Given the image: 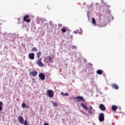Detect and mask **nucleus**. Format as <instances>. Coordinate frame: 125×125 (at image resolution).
I'll return each mask as SVG.
<instances>
[{
    "label": "nucleus",
    "mask_w": 125,
    "mask_h": 125,
    "mask_svg": "<svg viewBox=\"0 0 125 125\" xmlns=\"http://www.w3.org/2000/svg\"><path fill=\"white\" fill-rule=\"evenodd\" d=\"M32 51H33L34 52L38 51V49L36 47H33L32 49Z\"/></svg>",
    "instance_id": "aec40b11"
},
{
    "label": "nucleus",
    "mask_w": 125,
    "mask_h": 125,
    "mask_svg": "<svg viewBox=\"0 0 125 125\" xmlns=\"http://www.w3.org/2000/svg\"><path fill=\"white\" fill-rule=\"evenodd\" d=\"M111 17L112 20H114V17L113 16H111Z\"/></svg>",
    "instance_id": "c756f323"
},
{
    "label": "nucleus",
    "mask_w": 125,
    "mask_h": 125,
    "mask_svg": "<svg viewBox=\"0 0 125 125\" xmlns=\"http://www.w3.org/2000/svg\"><path fill=\"white\" fill-rule=\"evenodd\" d=\"M112 87H114L115 89H119V86L116 84H113Z\"/></svg>",
    "instance_id": "a211bd4d"
},
{
    "label": "nucleus",
    "mask_w": 125,
    "mask_h": 125,
    "mask_svg": "<svg viewBox=\"0 0 125 125\" xmlns=\"http://www.w3.org/2000/svg\"><path fill=\"white\" fill-rule=\"evenodd\" d=\"M39 77L41 80L42 81H43V80H45V75H44L43 73H41L39 75Z\"/></svg>",
    "instance_id": "1a4fd4ad"
},
{
    "label": "nucleus",
    "mask_w": 125,
    "mask_h": 125,
    "mask_svg": "<svg viewBox=\"0 0 125 125\" xmlns=\"http://www.w3.org/2000/svg\"><path fill=\"white\" fill-rule=\"evenodd\" d=\"M61 95H62V96H69V94L68 93H64V92H62L61 93Z\"/></svg>",
    "instance_id": "6ab92c4d"
},
{
    "label": "nucleus",
    "mask_w": 125,
    "mask_h": 125,
    "mask_svg": "<svg viewBox=\"0 0 125 125\" xmlns=\"http://www.w3.org/2000/svg\"><path fill=\"white\" fill-rule=\"evenodd\" d=\"M99 108L102 111H106V107H105V105H104V104H100L99 106Z\"/></svg>",
    "instance_id": "0eeeda50"
},
{
    "label": "nucleus",
    "mask_w": 125,
    "mask_h": 125,
    "mask_svg": "<svg viewBox=\"0 0 125 125\" xmlns=\"http://www.w3.org/2000/svg\"><path fill=\"white\" fill-rule=\"evenodd\" d=\"M74 33L75 34H77V33H78L80 35H82V34H83V29H82V28H80L79 30H77V31H74Z\"/></svg>",
    "instance_id": "9b49d317"
},
{
    "label": "nucleus",
    "mask_w": 125,
    "mask_h": 125,
    "mask_svg": "<svg viewBox=\"0 0 125 125\" xmlns=\"http://www.w3.org/2000/svg\"><path fill=\"white\" fill-rule=\"evenodd\" d=\"M104 114L103 113H101L99 115V121H100V122H104Z\"/></svg>",
    "instance_id": "f03ea898"
},
{
    "label": "nucleus",
    "mask_w": 125,
    "mask_h": 125,
    "mask_svg": "<svg viewBox=\"0 0 125 125\" xmlns=\"http://www.w3.org/2000/svg\"><path fill=\"white\" fill-rule=\"evenodd\" d=\"M80 105L81 107L86 110V111H87L88 110V108H87V106H86V105H85L83 103H81Z\"/></svg>",
    "instance_id": "f8f14e48"
},
{
    "label": "nucleus",
    "mask_w": 125,
    "mask_h": 125,
    "mask_svg": "<svg viewBox=\"0 0 125 125\" xmlns=\"http://www.w3.org/2000/svg\"><path fill=\"white\" fill-rule=\"evenodd\" d=\"M3 105V104L2 103V102H0V106H1Z\"/></svg>",
    "instance_id": "a878e982"
},
{
    "label": "nucleus",
    "mask_w": 125,
    "mask_h": 125,
    "mask_svg": "<svg viewBox=\"0 0 125 125\" xmlns=\"http://www.w3.org/2000/svg\"><path fill=\"white\" fill-rule=\"evenodd\" d=\"M74 98L75 99H77L78 102H81V101H84V99L83 98V97L81 96L75 97Z\"/></svg>",
    "instance_id": "20e7f679"
},
{
    "label": "nucleus",
    "mask_w": 125,
    "mask_h": 125,
    "mask_svg": "<svg viewBox=\"0 0 125 125\" xmlns=\"http://www.w3.org/2000/svg\"><path fill=\"white\" fill-rule=\"evenodd\" d=\"M41 55H42V52H38L36 54V57H37L38 58H41Z\"/></svg>",
    "instance_id": "f3484780"
},
{
    "label": "nucleus",
    "mask_w": 125,
    "mask_h": 125,
    "mask_svg": "<svg viewBox=\"0 0 125 125\" xmlns=\"http://www.w3.org/2000/svg\"><path fill=\"white\" fill-rule=\"evenodd\" d=\"M61 31L62 32V33H66L67 32V27H63Z\"/></svg>",
    "instance_id": "dca6fc26"
},
{
    "label": "nucleus",
    "mask_w": 125,
    "mask_h": 125,
    "mask_svg": "<svg viewBox=\"0 0 125 125\" xmlns=\"http://www.w3.org/2000/svg\"><path fill=\"white\" fill-rule=\"evenodd\" d=\"M37 75H38L37 71H32L29 73V76H32V77H36Z\"/></svg>",
    "instance_id": "9d476101"
},
{
    "label": "nucleus",
    "mask_w": 125,
    "mask_h": 125,
    "mask_svg": "<svg viewBox=\"0 0 125 125\" xmlns=\"http://www.w3.org/2000/svg\"><path fill=\"white\" fill-rule=\"evenodd\" d=\"M52 104L54 107H57L58 106V104L55 102H53Z\"/></svg>",
    "instance_id": "4be33fe9"
},
{
    "label": "nucleus",
    "mask_w": 125,
    "mask_h": 125,
    "mask_svg": "<svg viewBox=\"0 0 125 125\" xmlns=\"http://www.w3.org/2000/svg\"><path fill=\"white\" fill-rule=\"evenodd\" d=\"M36 63L39 67H43V63L42 62V58L38 59L36 62Z\"/></svg>",
    "instance_id": "423d86ee"
},
{
    "label": "nucleus",
    "mask_w": 125,
    "mask_h": 125,
    "mask_svg": "<svg viewBox=\"0 0 125 125\" xmlns=\"http://www.w3.org/2000/svg\"><path fill=\"white\" fill-rule=\"evenodd\" d=\"M26 108H27V109H29L30 108V106L29 105H25Z\"/></svg>",
    "instance_id": "bb28decb"
},
{
    "label": "nucleus",
    "mask_w": 125,
    "mask_h": 125,
    "mask_svg": "<svg viewBox=\"0 0 125 125\" xmlns=\"http://www.w3.org/2000/svg\"><path fill=\"white\" fill-rule=\"evenodd\" d=\"M47 95L50 98H51L54 96V92L52 90H48L47 91Z\"/></svg>",
    "instance_id": "f257e3e1"
},
{
    "label": "nucleus",
    "mask_w": 125,
    "mask_h": 125,
    "mask_svg": "<svg viewBox=\"0 0 125 125\" xmlns=\"http://www.w3.org/2000/svg\"><path fill=\"white\" fill-rule=\"evenodd\" d=\"M2 110V106H0V111Z\"/></svg>",
    "instance_id": "cd10ccee"
},
{
    "label": "nucleus",
    "mask_w": 125,
    "mask_h": 125,
    "mask_svg": "<svg viewBox=\"0 0 125 125\" xmlns=\"http://www.w3.org/2000/svg\"><path fill=\"white\" fill-rule=\"evenodd\" d=\"M92 23L94 24V25H95L96 24V21H95V19L93 18L92 19Z\"/></svg>",
    "instance_id": "412c9836"
},
{
    "label": "nucleus",
    "mask_w": 125,
    "mask_h": 125,
    "mask_svg": "<svg viewBox=\"0 0 125 125\" xmlns=\"http://www.w3.org/2000/svg\"><path fill=\"white\" fill-rule=\"evenodd\" d=\"M30 16L29 15H25L23 18V21L27 22V23H30L31 22V19H28Z\"/></svg>",
    "instance_id": "39448f33"
},
{
    "label": "nucleus",
    "mask_w": 125,
    "mask_h": 125,
    "mask_svg": "<svg viewBox=\"0 0 125 125\" xmlns=\"http://www.w3.org/2000/svg\"><path fill=\"white\" fill-rule=\"evenodd\" d=\"M21 106L22 108H25L26 107V104H25V103H22L21 104Z\"/></svg>",
    "instance_id": "5701e85b"
},
{
    "label": "nucleus",
    "mask_w": 125,
    "mask_h": 125,
    "mask_svg": "<svg viewBox=\"0 0 125 125\" xmlns=\"http://www.w3.org/2000/svg\"><path fill=\"white\" fill-rule=\"evenodd\" d=\"M47 60H48V61H50V62L52 61L51 58L50 57H47Z\"/></svg>",
    "instance_id": "b1692460"
},
{
    "label": "nucleus",
    "mask_w": 125,
    "mask_h": 125,
    "mask_svg": "<svg viewBox=\"0 0 125 125\" xmlns=\"http://www.w3.org/2000/svg\"><path fill=\"white\" fill-rule=\"evenodd\" d=\"M96 73L98 75H102V74H103V71L102 70L99 69L96 71Z\"/></svg>",
    "instance_id": "2eb2a0df"
},
{
    "label": "nucleus",
    "mask_w": 125,
    "mask_h": 125,
    "mask_svg": "<svg viewBox=\"0 0 125 125\" xmlns=\"http://www.w3.org/2000/svg\"><path fill=\"white\" fill-rule=\"evenodd\" d=\"M92 111H94V112H95V110L94 109H92V106H90V109L88 110V113H90V115H92Z\"/></svg>",
    "instance_id": "4468645a"
},
{
    "label": "nucleus",
    "mask_w": 125,
    "mask_h": 125,
    "mask_svg": "<svg viewBox=\"0 0 125 125\" xmlns=\"http://www.w3.org/2000/svg\"><path fill=\"white\" fill-rule=\"evenodd\" d=\"M72 48V49H75V48H76V47L75 45H73Z\"/></svg>",
    "instance_id": "393cba45"
},
{
    "label": "nucleus",
    "mask_w": 125,
    "mask_h": 125,
    "mask_svg": "<svg viewBox=\"0 0 125 125\" xmlns=\"http://www.w3.org/2000/svg\"><path fill=\"white\" fill-rule=\"evenodd\" d=\"M43 125H48V124H47V123H44V124H43Z\"/></svg>",
    "instance_id": "c85d7f7f"
},
{
    "label": "nucleus",
    "mask_w": 125,
    "mask_h": 125,
    "mask_svg": "<svg viewBox=\"0 0 125 125\" xmlns=\"http://www.w3.org/2000/svg\"><path fill=\"white\" fill-rule=\"evenodd\" d=\"M59 26L60 27V26H62V24H59Z\"/></svg>",
    "instance_id": "7c9ffc66"
},
{
    "label": "nucleus",
    "mask_w": 125,
    "mask_h": 125,
    "mask_svg": "<svg viewBox=\"0 0 125 125\" xmlns=\"http://www.w3.org/2000/svg\"><path fill=\"white\" fill-rule=\"evenodd\" d=\"M28 58L31 60H34L35 59V54L34 53H30L28 55Z\"/></svg>",
    "instance_id": "6e6552de"
},
{
    "label": "nucleus",
    "mask_w": 125,
    "mask_h": 125,
    "mask_svg": "<svg viewBox=\"0 0 125 125\" xmlns=\"http://www.w3.org/2000/svg\"><path fill=\"white\" fill-rule=\"evenodd\" d=\"M18 119L19 123H20L21 125H25V121H24V118H23V117L19 116L18 118Z\"/></svg>",
    "instance_id": "7ed1b4c3"
},
{
    "label": "nucleus",
    "mask_w": 125,
    "mask_h": 125,
    "mask_svg": "<svg viewBox=\"0 0 125 125\" xmlns=\"http://www.w3.org/2000/svg\"><path fill=\"white\" fill-rule=\"evenodd\" d=\"M112 110L114 111V112H116V110H118V106L116 105H112L111 107Z\"/></svg>",
    "instance_id": "ddd939ff"
}]
</instances>
